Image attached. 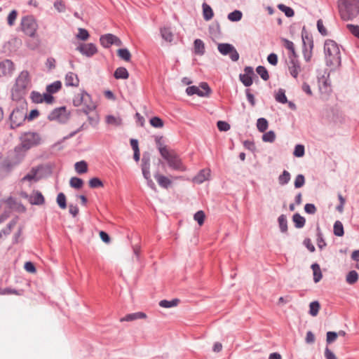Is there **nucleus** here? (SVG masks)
Segmentation results:
<instances>
[{"instance_id":"1","label":"nucleus","mask_w":359,"mask_h":359,"mask_svg":"<svg viewBox=\"0 0 359 359\" xmlns=\"http://www.w3.org/2000/svg\"><path fill=\"white\" fill-rule=\"evenodd\" d=\"M338 8L343 20H353L359 14V0H339Z\"/></svg>"},{"instance_id":"2","label":"nucleus","mask_w":359,"mask_h":359,"mask_svg":"<svg viewBox=\"0 0 359 359\" xmlns=\"http://www.w3.org/2000/svg\"><path fill=\"white\" fill-rule=\"evenodd\" d=\"M326 64L337 67L341 65V53L337 43L331 39L326 40L324 44Z\"/></svg>"},{"instance_id":"3","label":"nucleus","mask_w":359,"mask_h":359,"mask_svg":"<svg viewBox=\"0 0 359 359\" xmlns=\"http://www.w3.org/2000/svg\"><path fill=\"white\" fill-rule=\"evenodd\" d=\"M31 79L28 71L24 70L20 72L15 79V83L12 89L13 100H20L27 93V89L30 86Z\"/></svg>"},{"instance_id":"4","label":"nucleus","mask_w":359,"mask_h":359,"mask_svg":"<svg viewBox=\"0 0 359 359\" xmlns=\"http://www.w3.org/2000/svg\"><path fill=\"white\" fill-rule=\"evenodd\" d=\"M161 157L167 162L171 170L178 172H185L187 170V166L175 150L171 149Z\"/></svg>"},{"instance_id":"5","label":"nucleus","mask_w":359,"mask_h":359,"mask_svg":"<svg viewBox=\"0 0 359 359\" xmlns=\"http://www.w3.org/2000/svg\"><path fill=\"white\" fill-rule=\"evenodd\" d=\"M27 108H15L9 116L10 128L15 129L23 125L27 117Z\"/></svg>"},{"instance_id":"6","label":"nucleus","mask_w":359,"mask_h":359,"mask_svg":"<svg viewBox=\"0 0 359 359\" xmlns=\"http://www.w3.org/2000/svg\"><path fill=\"white\" fill-rule=\"evenodd\" d=\"M302 53L306 62H309L312 57V50L313 48V40L312 36L306 31L305 26L302 30Z\"/></svg>"},{"instance_id":"7","label":"nucleus","mask_w":359,"mask_h":359,"mask_svg":"<svg viewBox=\"0 0 359 359\" xmlns=\"http://www.w3.org/2000/svg\"><path fill=\"white\" fill-rule=\"evenodd\" d=\"M150 154L144 152L141 160V169L144 178L147 180V185L152 189H156L154 182L151 178L150 174Z\"/></svg>"},{"instance_id":"8","label":"nucleus","mask_w":359,"mask_h":359,"mask_svg":"<svg viewBox=\"0 0 359 359\" xmlns=\"http://www.w3.org/2000/svg\"><path fill=\"white\" fill-rule=\"evenodd\" d=\"M21 145L25 149H29L41 143V137L37 133H25L21 137Z\"/></svg>"},{"instance_id":"9","label":"nucleus","mask_w":359,"mask_h":359,"mask_svg":"<svg viewBox=\"0 0 359 359\" xmlns=\"http://www.w3.org/2000/svg\"><path fill=\"white\" fill-rule=\"evenodd\" d=\"M69 118V113L65 107H60L54 109L48 116L50 121H56L60 123H65Z\"/></svg>"},{"instance_id":"10","label":"nucleus","mask_w":359,"mask_h":359,"mask_svg":"<svg viewBox=\"0 0 359 359\" xmlns=\"http://www.w3.org/2000/svg\"><path fill=\"white\" fill-rule=\"evenodd\" d=\"M90 100V96L88 93H87L85 90H82V92L76 95L73 99V104L75 107H79L82 104H84L86 107L83 109L84 114L88 115L89 111L93 110L95 107L94 105L88 104V100Z\"/></svg>"},{"instance_id":"11","label":"nucleus","mask_w":359,"mask_h":359,"mask_svg":"<svg viewBox=\"0 0 359 359\" xmlns=\"http://www.w3.org/2000/svg\"><path fill=\"white\" fill-rule=\"evenodd\" d=\"M21 27L23 32L31 37L34 36L37 24L34 19L31 16H24L21 20Z\"/></svg>"},{"instance_id":"12","label":"nucleus","mask_w":359,"mask_h":359,"mask_svg":"<svg viewBox=\"0 0 359 359\" xmlns=\"http://www.w3.org/2000/svg\"><path fill=\"white\" fill-rule=\"evenodd\" d=\"M218 51L223 55H229L230 59L236 62L239 59V54L236 48L230 43H219L217 46Z\"/></svg>"},{"instance_id":"13","label":"nucleus","mask_w":359,"mask_h":359,"mask_svg":"<svg viewBox=\"0 0 359 359\" xmlns=\"http://www.w3.org/2000/svg\"><path fill=\"white\" fill-rule=\"evenodd\" d=\"M202 90L196 86H189L186 89V93L188 95H197L199 97H208L211 93V89L208 84L205 82H202L200 84Z\"/></svg>"},{"instance_id":"14","label":"nucleus","mask_w":359,"mask_h":359,"mask_svg":"<svg viewBox=\"0 0 359 359\" xmlns=\"http://www.w3.org/2000/svg\"><path fill=\"white\" fill-rule=\"evenodd\" d=\"M76 50L87 57H91L97 53V46L93 43H81L76 48Z\"/></svg>"},{"instance_id":"15","label":"nucleus","mask_w":359,"mask_h":359,"mask_svg":"<svg viewBox=\"0 0 359 359\" xmlns=\"http://www.w3.org/2000/svg\"><path fill=\"white\" fill-rule=\"evenodd\" d=\"M255 76L254 69L252 67L247 66L244 68V74L239 75L240 81L245 87L250 86L253 83L252 77Z\"/></svg>"},{"instance_id":"16","label":"nucleus","mask_w":359,"mask_h":359,"mask_svg":"<svg viewBox=\"0 0 359 359\" xmlns=\"http://www.w3.org/2000/svg\"><path fill=\"white\" fill-rule=\"evenodd\" d=\"M288 64V70L290 74L294 79H297L299 73L301 72V65L300 62L298 60L297 57L290 58Z\"/></svg>"},{"instance_id":"17","label":"nucleus","mask_w":359,"mask_h":359,"mask_svg":"<svg viewBox=\"0 0 359 359\" xmlns=\"http://www.w3.org/2000/svg\"><path fill=\"white\" fill-rule=\"evenodd\" d=\"M14 70L13 62L11 60L0 62V77L11 75Z\"/></svg>"},{"instance_id":"18","label":"nucleus","mask_w":359,"mask_h":359,"mask_svg":"<svg viewBox=\"0 0 359 359\" xmlns=\"http://www.w3.org/2000/svg\"><path fill=\"white\" fill-rule=\"evenodd\" d=\"M29 202L32 205H41L44 204L45 198L41 191L34 190L30 194V198Z\"/></svg>"},{"instance_id":"19","label":"nucleus","mask_w":359,"mask_h":359,"mask_svg":"<svg viewBox=\"0 0 359 359\" xmlns=\"http://www.w3.org/2000/svg\"><path fill=\"white\" fill-rule=\"evenodd\" d=\"M163 138V136H154V140L156 142V147L161 156H163L165 153H167L170 149H171L170 147H168L167 145L164 144Z\"/></svg>"},{"instance_id":"20","label":"nucleus","mask_w":359,"mask_h":359,"mask_svg":"<svg viewBox=\"0 0 359 359\" xmlns=\"http://www.w3.org/2000/svg\"><path fill=\"white\" fill-rule=\"evenodd\" d=\"M154 176L158 185L162 188L168 189L172 184V181L168 177L159 174L158 172Z\"/></svg>"},{"instance_id":"21","label":"nucleus","mask_w":359,"mask_h":359,"mask_svg":"<svg viewBox=\"0 0 359 359\" xmlns=\"http://www.w3.org/2000/svg\"><path fill=\"white\" fill-rule=\"evenodd\" d=\"M79 80L76 74L73 72H68L65 76V85L67 86H78Z\"/></svg>"},{"instance_id":"22","label":"nucleus","mask_w":359,"mask_h":359,"mask_svg":"<svg viewBox=\"0 0 359 359\" xmlns=\"http://www.w3.org/2000/svg\"><path fill=\"white\" fill-rule=\"evenodd\" d=\"M114 38V35L112 34H105L101 35L100 37V43L104 48H108L111 45H113Z\"/></svg>"},{"instance_id":"23","label":"nucleus","mask_w":359,"mask_h":359,"mask_svg":"<svg viewBox=\"0 0 359 359\" xmlns=\"http://www.w3.org/2000/svg\"><path fill=\"white\" fill-rule=\"evenodd\" d=\"M194 53L198 55H203L205 53V43L204 42L200 39H196L194 41Z\"/></svg>"},{"instance_id":"24","label":"nucleus","mask_w":359,"mask_h":359,"mask_svg":"<svg viewBox=\"0 0 359 359\" xmlns=\"http://www.w3.org/2000/svg\"><path fill=\"white\" fill-rule=\"evenodd\" d=\"M210 170L203 169L194 177V182L197 184H202L208 179Z\"/></svg>"},{"instance_id":"25","label":"nucleus","mask_w":359,"mask_h":359,"mask_svg":"<svg viewBox=\"0 0 359 359\" xmlns=\"http://www.w3.org/2000/svg\"><path fill=\"white\" fill-rule=\"evenodd\" d=\"M292 222L297 229H302L304 226L306 219L299 213H294L292 216Z\"/></svg>"},{"instance_id":"26","label":"nucleus","mask_w":359,"mask_h":359,"mask_svg":"<svg viewBox=\"0 0 359 359\" xmlns=\"http://www.w3.org/2000/svg\"><path fill=\"white\" fill-rule=\"evenodd\" d=\"M160 33L161 37L168 42H172L173 41V34L170 27H162L160 29Z\"/></svg>"},{"instance_id":"27","label":"nucleus","mask_w":359,"mask_h":359,"mask_svg":"<svg viewBox=\"0 0 359 359\" xmlns=\"http://www.w3.org/2000/svg\"><path fill=\"white\" fill-rule=\"evenodd\" d=\"M311 269L313 270V281L317 283H318L323 278V274L320 270V265L318 263H313L311 265Z\"/></svg>"},{"instance_id":"28","label":"nucleus","mask_w":359,"mask_h":359,"mask_svg":"<svg viewBox=\"0 0 359 359\" xmlns=\"http://www.w3.org/2000/svg\"><path fill=\"white\" fill-rule=\"evenodd\" d=\"M147 317L146 313L143 312H136L127 314L124 318H121V321H133L137 319H142Z\"/></svg>"},{"instance_id":"29","label":"nucleus","mask_w":359,"mask_h":359,"mask_svg":"<svg viewBox=\"0 0 359 359\" xmlns=\"http://www.w3.org/2000/svg\"><path fill=\"white\" fill-rule=\"evenodd\" d=\"M114 76L116 79H127L129 77V73L126 68L120 67L115 70Z\"/></svg>"},{"instance_id":"30","label":"nucleus","mask_w":359,"mask_h":359,"mask_svg":"<svg viewBox=\"0 0 359 359\" xmlns=\"http://www.w3.org/2000/svg\"><path fill=\"white\" fill-rule=\"evenodd\" d=\"M283 42H284L285 48L290 51L289 56H288L289 59L297 57L298 55L295 51L294 45L293 42L288 39H283Z\"/></svg>"},{"instance_id":"31","label":"nucleus","mask_w":359,"mask_h":359,"mask_svg":"<svg viewBox=\"0 0 359 359\" xmlns=\"http://www.w3.org/2000/svg\"><path fill=\"white\" fill-rule=\"evenodd\" d=\"M202 8L204 20L206 21L211 20L214 15V13L210 6H209L206 3H203L202 5Z\"/></svg>"},{"instance_id":"32","label":"nucleus","mask_w":359,"mask_h":359,"mask_svg":"<svg viewBox=\"0 0 359 359\" xmlns=\"http://www.w3.org/2000/svg\"><path fill=\"white\" fill-rule=\"evenodd\" d=\"M316 236H317V245H318V247L322 250L323 248H324L327 243L323 238V234L321 231V229L319 226V225H317L316 226Z\"/></svg>"},{"instance_id":"33","label":"nucleus","mask_w":359,"mask_h":359,"mask_svg":"<svg viewBox=\"0 0 359 359\" xmlns=\"http://www.w3.org/2000/svg\"><path fill=\"white\" fill-rule=\"evenodd\" d=\"M18 216H15L13 219H12L9 223L7 224L6 227L3 229L1 231V233L4 235V236H8L9 235L11 231H12V229L16 225V224L18 223Z\"/></svg>"},{"instance_id":"34","label":"nucleus","mask_w":359,"mask_h":359,"mask_svg":"<svg viewBox=\"0 0 359 359\" xmlns=\"http://www.w3.org/2000/svg\"><path fill=\"white\" fill-rule=\"evenodd\" d=\"M280 231L283 233L287 232V221L285 215H280L278 218Z\"/></svg>"},{"instance_id":"35","label":"nucleus","mask_w":359,"mask_h":359,"mask_svg":"<svg viewBox=\"0 0 359 359\" xmlns=\"http://www.w3.org/2000/svg\"><path fill=\"white\" fill-rule=\"evenodd\" d=\"M61 81H56L46 86V92L53 94L58 92L61 89Z\"/></svg>"},{"instance_id":"36","label":"nucleus","mask_w":359,"mask_h":359,"mask_svg":"<svg viewBox=\"0 0 359 359\" xmlns=\"http://www.w3.org/2000/svg\"><path fill=\"white\" fill-rule=\"evenodd\" d=\"M75 170L78 174H83L88 171V164L85 161L76 162L74 165Z\"/></svg>"},{"instance_id":"37","label":"nucleus","mask_w":359,"mask_h":359,"mask_svg":"<svg viewBox=\"0 0 359 359\" xmlns=\"http://www.w3.org/2000/svg\"><path fill=\"white\" fill-rule=\"evenodd\" d=\"M179 299H172V300L163 299L160 301L159 306L163 308H172L178 305Z\"/></svg>"},{"instance_id":"38","label":"nucleus","mask_w":359,"mask_h":359,"mask_svg":"<svg viewBox=\"0 0 359 359\" xmlns=\"http://www.w3.org/2000/svg\"><path fill=\"white\" fill-rule=\"evenodd\" d=\"M291 178V175L287 170H284L278 177V183L281 186L287 184Z\"/></svg>"},{"instance_id":"39","label":"nucleus","mask_w":359,"mask_h":359,"mask_svg":"<svg viewBox=\"0 0 359 359\" xmlns=\"http://www.w3.org/2000/svg\"><path fill=\"white\" fill-rule=\"evenodd\" d=\"M243 13L239 10H235L228 14L227 18L231 22H238L241 20Z\"/></svg>"},{"instance_id":"40","label":"nucleus","mask_w":359,"mask_h":359,"mask_svg":"<svg viewBox=\"0 0 359 359\" xmlns=\"http://www.w3.org/2000/svg\"><path fill=\"white\" fill-rule=\"evenodd\" d=\"M358 280V274L356 271L352 270L348 273L346 277V282L350 284L353 285Z\"/></svg>"},{"instance_id":"41","label":"nucleus","mask_w":359,"mask_h":359,"mask_svg":"<svg viewBox=\"0 0 359 359\" xmlns=\"http://www.w3.org/2000/svg\"><path fill=\"white\" fill-rule=\"evenodd\" d=\"M118 56L122 60L129 62L131 58V54L128 48H120L117 50Z\"/></svg>"},{"instance_id":"42","label":"nucleus","mask_w":359,"mask_h":359,"mask_svg":"<svg viewBox=\"0 0 359 359\" xmlns=\"http://www.w3.org/2000/svg\"><path fill=\"white\" fill-rule=\"evenodd\" d=\"M320 308V303L318 301H313L309 304V314L312 316H316Z\"/></svg>"},{"instance_id":"43","label":"nucleus","mask_w":359,"mask_h":359,"mask_svg":"<svg viewBox=\"0 0 359 359\" xmlns=\"http://www.w3.org/2000/svg\"><path fill=\"white\" fill-rule=\"evenodd\" d=\"M334 234L337 236H342L344 234V226L340 221H336L333 226Z\"/></svg>"},{"instance_id":"44","label":"nucleus","mask_w":359,"mask_h":359,"mask_svg":"<svg viewBox=\"0 0 359 359\" xmlns=\"http://www.w3.org/2000/svg\"><path fill=\"white\" fill-rule=\"evenodd\" d=\"M269 126L267 120L265 118H259L257 121V128L261 133L265 132Z\"/></svg>"},{"instance_id":"45","label":"nucleus","mask_w":359,"mask_h":359,"mask_svg":"<svg viewBox=\"0 0 359 359\" xmlns=\"http://www.w3.org/2000/svg\"><path fill=\"white\" fill-rule=\"evenodd\" d=\"M83 184V180L77 177H72L69 180L70 187L76 189H81Z\"/></svg>"},{"instance_id":"46","label":"nucleus","mask_w":359,"mask_h":359,"mask_svg":"<svg viewBox=\"0 0 359 359\" xmlns=\"http://www.w3.org/2000/svg\"><path fill=\"white\" fill-rule=\"evenodd\" d=\"M257 73L265 81L269 79V74L265 67L259 65L256 68Z\"/></svg>"},{"instance_id":"47","label":"nucleus","mask_w":359,"mask_h":359,"mask_svg":"<svg viewBox=\"0 0 359 359\" xmlns=\"http://www.w3.org/2000/svg\"><path fill=\"white\" fill-rule=\"evenodd\" d=\"M278 8L282 12H283L285 16L288 18L292 17L294 15V10L292 8L287 6L283 4H278Z\"/></svg>"},{"instance_id":"48","label":"nucleus","mask_w":359,"mask_h":359,"mask_svg":"<svg viewBox=\"0 0 359 359\" xmlns=\"http://www.w3.org/2000/svg\"><path fill=\"white\" fill-rule=\"evenodd\" d=\"M275 98L278 102H280L282 104H285L287 102V99L285 95V91L283 88H280L278 90V93L276 95Z\"/></svg>"},{"instance_id":"49","label":"nucleus","mask_w":359,"mask_h":359,"mask_svg":"<svg viewBox=\"0 0 359 359\" xmlns=\"http://www.w3.org/2000/svg\"><path fill=\"white\" fill-rule=\"evenodd\" d=\"M57 203L61 209H65L67 208V200L65 194L59 193L57 196Z\"/></svg>"},{"instance_id":"50","label":"nucleus","mask_w":359,"mask_h":359,"mask_svg":"<svg viewBox=\"0 0 359 359\" xmlns=\"http://www.w3.org/2000/svg\"><path fill=\"white\" fill-rule=\"evenodd\" d=\"M150 124L156 128H161L163 126L164 123L163 120L158 116L152 117L150 121Z\"/></svg>"},{"instance_id":"51","label":"nucleus","mask_w":359,"mask_h":359,"mask_svg":"<svg viewBox=\"0 0 359 359\" xmlns=\"http://www.w3.org/2000/svg\"><path fill=\"white\" fill-rule=\"evenodd\" d=\"M89 186L92 189L102 187L104 186L102 180L98 177H93L89 180Z\"/></svg>"},{"instance_id":"52","label":"nucleus","mask_w":359,"mask_h":359,"mask_svg":"<svg viewBox=\"0 0 359 359\" xmlns=\"http://www.w3.org/2000/svg\"><path fill=\"white\" fill-rule=\"evenodd\" d=\"M276 139V134L273 130L265 133L262 136V140L266 142H273Z\"/></svg>"},{"instance_id":"53","label":"nucleus","mask_w":359,"mask_h":359,"mask_svg":"<svg viewBox=\"0 0 359 359\" xmlns=\"http://www.w3.org/2000/svg\"><path fill=\"white\" fill-rule=\"evenodd\" d=\"M305 184V177L302 174H299L297 175L294 186L296 189H299L302 187Z\"/></svg>"},{"instance_id":"54","label":"nucleus","mask_w":359,"mask_h":359,"mask_svg":"<svg viewBox=\"0 0 359 359\" xmlns=\"http://www.w3.org/2000/svg\"><path fill=\"white\" fill-rule=\"evenodd\" d=\"M305 154V149L303 144H297L293 151V155L296 157H302Z\"/></svg>"},{"instance_id":"55","label":"nucleus","mask_w":359,"mask_h":359,"mask_svg":"<svg viewBox=\"0 0 359 359\" xmlns=\"http://www.w3.org/2000/svg\"><path fill=\"white\" fill-rule=\"evenodd\" d=\"M30 97L34 103L39 104L43 102V95L37 91H32Z\"/></svg>"},{"instance_id":"56","label":"nucleus","mask_w":359,"mask_h":359,"mask_svg":"<svg viewBox=\"0 0 359 359\" xmlns=\"http://www.w3.org/2000/svg\"><path fill=\"white\" fill-rule=\"evenodd\" d=\"M205 217V213L202 210L196 212L194 215V219L198 222V224L200 226L204 223Z\"/></svg>"},{"instance_id":"57","label":"nucleus","mask_w":359,"mask_h":359,"mask_svg":"<svg viewBox=\"0 0 359 359\" xmlns=\"http://www.w3.org/2000/svg\"><path fill=\"white\" fill-rule=\"evenodd\" d=\"M346 27L354 36L359 39V25L348 24Z\"/></svg>"},{"instance_id":"58","label":"nucleus","mask_w":359,"mask_h":359,"mask_svg":"<svg viewBox=\"0 0 359 359\" xmlns=\"http://www.w3.org/2000/svg\"><path fill=\"white\" fill-rule=\"evenodd\" d=\"M89 36V33L86 29L79 28V33L76 35V37L80 40L86 41L88 39Z\"/></svg>"},{"instance_id":"59","label":"nucleus","mask_w":359,"mask_h":359,"mask_svg":"<svg viewBox=\"0 0 359 359\" xmlns=\"http://www.w3.org/2000/svg\"><path fill=\"white\" fill-rule=\"evenodd\" d=\"M217 126L218 130L222 132L228 131L231 128L229 123L224 121H218L217 123Z\"/></svg>"},{"instance_id":"60","label":"nucleus","mask_w":359,"mask_h":359,"mask_svg":"<svg viewBox=\"0 0 359 359\" xmlns=\"http://www.w3.org/2000/svg\"><path fill=\"white\" fill-rule=\"evenodd\" d=\"M17 15L18 12L16 10H13L10 12L7 18L8 25L13 26L14 25L15 20L17 18Z\"/></svg>"},{"instance_id":"61","label":"nucleus","mask_w":359,"mask_h":359,"mask_svg":"<svg viewBox=\"0 0 359 359\" xmlns=\"http://www.w3.org/2000/svg\"><path fill=\"white\" fill-rule=\"evenodd\" d=\"M245 95H246L248 101L249 102V103L250 104V105L252 107H255V104H256L255 98L254 95L252 93H251L250 89L247 88V89H245Z\"/></svg>"},{"instance_id":"62","label":"nucleus","mask_w":359,"mask_h":359,"mask_svg":"<svg viewBox=\"0 0 359 359\" xmlns=\"http://www.w3.org/2000/svg\"><path fill=\"white\" fill-rule=\"evenodd\" d=\"M106 121L108 124L119 126L121 124V120L116 118L113 115H108L106 118Z\"/></svg>"},{"instance_id":"63","label":"nucleus","mask_w":359,"mask_h":359,"mask_svg":"<svg viewBox=\"0 0 359 359\" xmlns=\"http://www.w3.org/2000/svg\"><path fill=\"white\" fill-rule=\"evenodd\" d=\"M304 210L306 213L310 215H314L316 211V207L313 203H306L304 206Z\"/></svg>"},{"instance_id":"64","label":"nucleus","mask_w":359,"mask_h":359,"mask_svg":"<svg viewBox=\"0 0 359 359\" xmlns=\"http://www.w3.org/2000/svg\"><path fill=\"white\" fill-rule=\"evenodd\" d=\"M317 28L318 32L323 35V36H327V29L325 28L323 20L321 19H319L317 21Z\"/></svg>"}]
</instances>
